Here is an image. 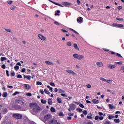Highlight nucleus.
Instances as JSON below:
<instances>
[{
  "instance_id": "b1692460",
  "label": "nucleus",
  "mask_w": 124,
  "mask_h": 124,
  "mask_svg": "<svg viewBox=\"0 0 124 124\" xmlns=\"http://www.w3.org/2000/svg\"><path fill=\"white\" fill-rule=\"evenodd\" d=\"M108 107L109 109H110V110L114 109V107H113V105H112L111 104H108Z\"/></svg>"
},
{
  "instance_id": "5701e85b",
  "label": "nucleus",
  "mask_w": 124,
  "mask_h": 124,
  "mask_svg": "<svg viewBox=\"0 0 124 124\" xmlns=\"http://www.w3.org/2000/svg\"><path fill=\"white\" fill-rule=\"evenodd\" d=\"M50 111L51 112H52V113H55V112H56V109H55V108H53V107H52L50 108Z\"/></svg>"
},
{
  "instance_id": "13d9d810",
  "label": "nucleus",
  "mask_w": 124,
  "mask_h": 124,
  "mask_svg": "<svg viewBox=\"0 0 124 124\" xmlns=\"http://www.w3.org/2000/svg\"><path fill=\"white\" fill-rule=\"evenodd\" d=\"M62 96H63V97H67V95H65L64 93H61V94Z\"/></svg>"
},
{
  "instance_id": "72a5a7b5",
  "label": "nucleus",
  "mask_w": 124,
  "mask_h": 124,
  "mask_svg": "<svg viewBox=\"0 0 124 124\" xmlns=\"http://www.w3.org/2000/svg\"><path fill=\"white\" fill-rule=\"evenodd\" d=\"M92 114H90V116H87V119L92 120V119H93V117H92Z\"/></svg>"
},
{
  "instance_id": "aec40b11",
  "label": "nucleus",
  "mask_w": 124,
  "mask_h": 124,
  "mask_svg": "<svg viewBox=\"0 0 124 124\" xmlns=\"http://www.w3.org/2000/svg\"><path fill=\"white\" fill-rule=\"evenodd\" d=\"M74 47L76 49V50H78V51H79V47H78V45H77V44H74Z\"/></svg>"
},
{
  "instance_id": "f3484780",
  "label": "nucleus",
  "mask_w": 124,
  "mask_h": 124,
  "mask_svg": "<svg viewBox=\"0 0 124 124\" xmlns=\"http://www.w3.org/2000/svg\"><path fill=\"white\" fill-rule=\"evenodd\" d=\"M47 103H48V104H49V105H52V104H53L52 99L49 98L48 99Z\"/></svg>"
},
{
  "instance_id": "603ef678",
  "label": "nucleus",
  "mask_w": 124,
  "mask_h": 124,
  "mask_svg": "<svg viewBox=\"0 0 124 124\" xmlns=\"http://www.w3.org/2000/svg\"><path fill=\"white\" fill-rule=\"evenodd\" d=\"M6 74L7 77H9V72L8 71V70H6Z\"/></svg>"
},
{
  "instance_id": "2f4dec72",
  "label": "nucleus",
  "mask_w": 124,
  "mask_h": 124,
  "mask_svg": "<svg viewBox=\"0 0 124 124\" xmlns=\"http://www.w3.org/2000/svg\"><path fill=\"white\" fill-rule=\"evenodd\" d=\"M59 91L60 93H64V91L63 90H62V89H59Z\"/></svg>"
},
{
  "instance_id": "473e14b6",
  "label": "nucleus",
  "mask_w": 124,
  "mask_h": 124,
  "mask_svg": "<svg viewBox=\"0 0 124 124\" xmlns=\"http://www.w3.org/2000/svg\"><path fill=\"white\" fill-rule=\"evenodd\" d=\"M36 85H39V86H41L42 85V82H41L40 81H37Z\"/></svg>"
},
{
  "instance_id": "69168bd1",
  "label": "nucleus",
  "mask_w": 124,
  "mask_h": 124,
  "mask_svg": "<svg viewBox=\"0 0 124 124\" xmlns=\"http://www.w3.org/2000/svg\"><path fill=\"white\" fill-rule=\"evenodd\" d=\"M50 86H52V87H55V83H54L53 82H50Z\"/></svg>"
},
{
  "instance_id": "f03ea898",
  "label": "nucleus",
  "mask_w": 124,
  "mask_h": 124,
  "mask_svg": "<svg viewBox=\"0 0 124 124\" xmlns=\"http://www.w3.org/2000/svg\"><path fill=\"white\" fill-rule=\"evenodd\" d=\"M73 57L74 59H76V60H78L79 61H81L85 58L84 55H79L77 53H75L73 55Z\"/></svg>"
},
{
  "instance_id": "49530a36",
  "label": "nucleus",
  "mask_w": 124,
  "mask_h": 124,
  "mask_svg": "<svg viewBox=\"0 0 124 124\" xmlns=\"http://www.w3.org/2000/svg\"><path fill=\"white\" fill-rule=\"evenodd\" d=\"M40 93L41 94H44V91H43V89L40 90Z\"/></svg>"
},
{
  "instance_id": "1a4fd4ad",
  "label": "nucleus",
  "mask_w": 124,
  "mask_h": 124,
  "mask_svg": "<svg viewBox=\"0 0 124 124\" xmlns=\"http://www.w3.org/2000/svg\"><path fill=\"white\" fill-rule=\"evenodd\" d=\"M98 119L100 121H102V120H103L104 119V117H103V116H99L98 115H97L95 117L94 120H95V121H97V120H98Z\"/></svg>"
},
{
  "instance_id": "774afa93",
  "label": "nucleus",
  "mask_w": 124,
  "mask_h": 124,
  "mask_svg": "<svg viewBox=\"0 0 124 124\" xmlns=\"http://www.w3.org/2000/svg\"><path fill=\"white\" fill-rule=\"evenodd\" d=\"M21 72L22 73L26 72V68H22L21 70Z\"/></svg>"
},
{
  "instance_id": "ddd939ff",
  "label": "nucleus",
  "mask_w": 124,
  "mask_h": 124,
  "mask_svg": "<svg viewBox=\"0 0 124 124\" xmlns=\"http://www.w3.org/2000/svg\"><path fill=\"white\" fill-rule=\"evenodd\" d=\"M23 87H24L25 90H30V89L31 88L30 84H24Z\"/></svg>"
},
{
  "instance_id": "a878e982",
  "label": "nucleus",
  "mask_w": 124,
  "mask_h": 124,
  "mask_svg": "<svg viewBox=\"0 0 124 124\" xmlns=\"http://www.w3.org/2000/svg\"><path fill=\"white\" fill-rule=\"evenodd\" d=\"M70 30L72 31H73V32H75V33H76L77 34H79V33H78V32H77L76 31L74 30L73 29L70 28Z\"/></svg>"
},
{
  "instance_id": "79ce46f5",
  "label": "nucleus",
  "mask_w": 124,
  "mask_h": 124,
  "mask_svg": "<svg viewBox=\"0 0 124 124\" xmlns=\"http://www.w3.org/2000/svg\"><path fill=\"white\" fill-rule=\"evenodd\" d=\"M114 115H109L108 116V119L111 120V119H114Z\"/></svg>"
},
{
  "instance_id": "c756f323",
  "label": "nucleus",
  "mask_w": 124,
  "mask_h": 124,
  "mask_svg": "<svg viewBox=\"0 0 124 124\" xmlns=\"http://www.w3.org/2000/svg\"><path fill=\"white\" fill-rule=\"evenodd\" d=\"M20 93V92H15L13 94V95L14 96H15V95H16V94H19Z\"/></svg>"
},
{
  "instance_id": "58836bf2",
  "label": "nucleus",
  "mask_w": 124,
  "mask_h": 124,
  "mask_svg": "<svg viewBox=\"0 0 124 124\" xmlns=\"http://www.w3.org/2000/svg\"><path fill=\"white\" fill-rule=\"evenodd\" d=\"M57 102H58V103H62V99H61L60 98H58Z\"/></svg>"
},
{
  "instance_id": "864d4df0",
  "label": "nucleus",
  "mask_w": 124,
  "mask_h": 124,
  "mask_svg": "<svg viewBox=\"0 0 124 124\" xmlns=\"http://www.w3.org/2000/svg\"><path fill=\"white\" fill-rule=\"evenodd\" d=\"M86 124H93V123L92 121H88Z\"/></svg>"
},
{
  "instance_id": "6ab92c4d",
  "label": "nucleus",
  "mask_w": 124,
  "mask_h": 124,
  "mask_svg": "<svg viewBox=\"0 0 124 124\" xmlns=\"http://www.w3.org/2000/svg\"><path fill=\"white\" fill-rule=\"evenodd\" d=\"M45 63H46L48 65H54V63L49 61H46Z\"/></svg>"
},
{
  "instance_id": "0eeeda50",
  "label": "nucleus",
  "mask_w": 124,
  "mask_h": 124,
  "mask_svg": "<svg viewBox=\"0 0 124 124\" xmlns=\"http://www.w3.org/2000/svg\"><path fill=\"white\" fill-rule=\"evenodd\" d=\"M66 72L67 73H69V74H72V75H75L76 76H77V74L76 73L74 72L73 70H66Z\"/></svg>"
},
{
  "instance_id": "c85d7f7f",
  "label": "nucleus",
  "mask_w": 124,
  "mask_h": 124,
  "mask_svg": "<svg viewBox=\"0 0 124 124\" xmlns=\"http://www.w3.org/2000/svg\"><path fill=\"white\" fill-rule=\"evenodd\" d=\"M41 102L42 103H43V104H46V103L47 102L46 100H44L42 99L41 100Z\"/></svg>"
},
{
  "instance_id": "393cba45",
  "label": "nucleus",
  "mask_w": 124,
  "mask_h": 124,
  "mask_svg": "<svg viewBox=\"0 0 124 124\" xmlns=\"http://www.w3.org/2000/svg\"><path fill=\"white\" fill-rule=\"evenodd\" d=\"M6 113H7V108H4L2 111V114L4 115Z\"/></svg>"
},
{
  "instance_id": "6e6552de",
  "label": "nucleus",
  "mask_w": 124,
  "mask_h": 124,
  "mask_svg": "<svg viewBox=\"0 0 124 124\" xmlns=\"http://www.w3.org/2000/svg\"><path fill=\"white\" fill-rule=\"evenodd\" d=\"M14 108H15V109H16V110H22V107H21V106H20L19 105H14Z\"/></svg>"
},
{
  "instance_id": "9b49d317",
  "label": "nucleus",
  "mask_w": 124,
  "mask_h": 124,
  "mask_svg": "<svg viewBox=\"0 0 124 124\" xmlns=\"http://www.w3.org/2000/svg\"><path fill=\"white\" fill-rule=\"evenodd\" d=\"M70 108L71 110H75L76 109V106L74 104H71Z\"/></svg>"
},
{
  "instance_id": "e433bc0d",
  "label": "nucleus",
  "mask_w": 124,
  "mask_h": 124,
  "mask_svg": "<svg viewBox=\"0 0 124 124\" xmlns=\"http://www.w3.org/2000/svg\"><path fill=\"white\" fill-rule=\"evenodd\" d=\"M117 28H124V25L118 24Z\"/></svg>"
},
{
  "instance_id": "a211bd4d",
  "label": "nucleus",
  "mask_w": 124,
  "mask_h": 124,
  "mask_svg": "<svg viewBox=\"0 0 124 124\" xmlns=\"http://www.w3.org/2000/svg\"><path fill=\"white\" fill-rule=\"evenodd\" d=\"M77 22L82 23L83 22V18L82 17H79V18H77Z\"/></svg>"
},
{
  "instance_id": "a19ab883",
  "label": "nucleus",
  "mask_w": 124,
  "mask_h": 124,
  "mask_svg": "<svg viewBox=\"0 0 124 124\" xmlns=\"http://www.w3.org/2000/svg\"><path fill=\"white\" fill-rule=\"evenodd\" d=\"M59 116H60V117H63V116H64V115L63 114V113L62 112H61L59 113Z\"/></svg>"
},
{
  "instance_id": "20e7f679",
  "label": "nucleus",
  "mask_w": 124,
  "mask_h": 124,
  "mask_svg": "<svg viewBox=\"0 0 124 124\" xmlns=\"http://www.w3.org/2000/svg\"><path fill=\"white\" fill-rule=\"evenodd\" d=\"M100 80L103 81V82H106L108 84H112L113 83V81L109 79H106L104 78H100Z\"/></svg>"
},
{
  "instance_id": "680f3d73",
  "label": "nucleus",
  "mask_w": 124,
  "mask_h": 124,
  "mask_svg": "<svg viewBox=\"0 0 124 124\" xmlns=\"http://www.w3.org/2000/svg\"><path fill=\"white\" fill-rule=\"evenodd\" d=\"M15 8H16V7L15 6L11 7V10H14V9H15Z\"/></svg>"
},
{
  "instance_id": "c9c22d12",
  "label": "nucleus",
  "mask_w": 124,
  "mask_h": 124,
  "mask_svg": "<svg viewBox=\"0 0 124 124\" xmlns=\"http://www.w3.org/2000/svg\"><path fill=\"white\" fill-rule=\"evenodd\" d=\"M83 114H84V115H88V111L84 110L82 111Z\"/></svg>"
},
{
  "instance_id": "c03bdc74",
  "label": "nucleus",
  "mask_w": 124,
  "mask_h": 124,
  "mask_svg": "<svg viewBox=\"0 0 124 124\" xmlns=\"http://www.w3.org/2000/svg\"><path fill=\"white\" fill-rule=\"evenodd\" d=\"M116 64L122 65V64H123V62H116Z\"/></svg>"
},
{
  "instance_id": "bb28decb",
  "label": "nucleus",
  "mask_w": 124,
  "mask_h": 124,
  "mask_svg": "<svg viewBox=\"0 0 124 124\" xmlns=\"http://www.w3.org/2000/svg\"><path fill=\"white\" fill-rule=\"evenodd\" d=\"M0 60L1 61V62H3L4 61H6V60H7V58H6V57H1Z\"/></svg>"
},
{
  "instance_id": "2eb2a0df",
  "label": "nucleus",
  "mask_w": 124,
  "mask_h": 124,
  "mask_svg": "<svg viewBox=\"0 0 124 124\" xmlns=\"http://www.w3.org/2000/svg\"><path fill=\"white\" fill-rule=\"evenodd\" d=\"M62 5H64V6H68L71 5V3L67 2H62Z\"/></svg>"
},
{
  "instance_id": "09e8293b",
  "label": "nucleus",
  "mask_w": 124,
  "mask_h": 124,
  "mask_svg": "<svg viewBox=\"0 0 124 124\" xmlns=\"http://www.w3.org/2000/svg\"><path fill=\"white\" fill-rule=\"evenodd\" d=\"M55 5H58V6H60L61 7H63V6L61 4H59L58 3H55Z\"/></svg>"
},
{
  "instance_id": "f8f14e48",
  "label": "nucleus",
  "mask_w": 124,
  "mask_h": 124,
  "mask_svg": "<svg viewBox=\"0 0 124 124\" xmlns=\"http://www.w3.org/2000/svg\"><path fill=\"white\" fill-rule=\"evenodd\" d=\"M58 123V121H57V120H52L49 121L48 122L49 124H57Z\"/></svg>"
},
{
  "instance_id": "338daca9",
  "label": "nucleus",
  "mask_w": 124,
  "mask_h": 124,
  "mask_svg": "<svg viewBox=\"0 0 124 124\" xmlns=\"http://www.w3.org/2000/svg\"><path fill=\"white\" fill-rule=\"evenodd\" d=\"M109 54H111V55H115L116 53L113 51H109Z\"/></svg>"
},
{
  "instance_id": "37998d69",
  "label": "nucleus",
  "mask_w": 124,
  "mask_h": 124,
  "mask_svg": "<svg viewBox=\"0 0 124 124\" xmlns=\"http://www.w3.org/2000/svg\"><path fill=\"white\" fill-rule=\"evenodd\" d=\"M13 2V1H12V0H8L7 1L8 4H12Z\"/></svg>"
},
{
  "instance_id": "412c9836",
  "label": "nucleus",
  "mask_w": 124,
  "mask_h": 124,
  "mask_svg": "<svg viewBox=\"0 0 124 124\" xmlns=\"http://www.w3.org/2000/svg\"><path fill=\"white\" fill-rule=\"evenodd\" d=\"M7 92H3V94H2V96L3 97H7Z\"/></svg>"
},
{
  "instance_id": "3c124183",
  "label": "nucleus",
  "mask_w": 124,
  "mask_h": 124,
  "mask_svg": "<svg viewBox=\"0 0 124 124\" xmlns=\"http://www.w3.org/2000/svg\"><path fill=\"white\" fill-rule=\"evenodd\" d=\"M1 68H3V69H5V68H6V66L5 64L2 65Z\"/></svg>"
},
{
  "instance_id": "de8ad7c7",
  "label": "nucleus",
  "mask_w": 124,
  "mask_h": 124,
  "mask_svg": "<svg viewBox=\"0 0 124 124\" xmlns=\"http://www.w3.org/2000/svg\"><path fill=\"white\" fill-rule=\"evenodd\" d=\"M116 20H117V21H124V19L119 17H117Z\"/></svg>"
},
{
  "instance_id": "39448f33",
  "label": "nucleus",
  "mask_w": 124,
  "mask_h": 124,
  "mask_svg": "<svg viewBox=\"0 0 124 124\" xmlns=\"http://www.w3.org/2000/svg\"><path fill=\"white\" fill-rule=\"evenodd\" d=\"M38 37L41 40H42V41H46L47 40V39L45 36H43L42 34H39L38 35Z\"/></svg>"
},
{
  "instance_id": "f257e3e1",
  "label": "nucleus",
  "mask_w": 124,
  "mask_h": 124,
  "mask_svg": "<svg viewBox=\"0 0 124 124\" xmlns=\"http://www.w3.org/2000/svg\"><path fill=\"white\" fill-rule=\"evenodd\" d=\"M30 107L33 108V111L34 113H38L40 111V107L37 106V104L35 103H31L30 104Z\"/></svg>"
},
{
  "instance_id": "4c0bfd02",
  "label": "nucleus",
  "mask_w": 124,
  "mask_h": 124,
  "mask_svg": "<svg viewBox=\"0 0 124 124\" xmlns=\"http://www.w3.org/2000/svg\"><path fill=\"white\" fill-rule=\"evenodd\" d=\"M5 31H7V32H11L12 31L10 29H5Z\"/></svg>"
},
{
  "instance_id": "0e129e2a",
  "label": "nucleus",
  "mask_w": 124,
  "mask_h": 124,
  "mask_svg": "<svg viewBox=\"0 0 124 124\" xmlns=\"http://www.w3.org/2000/svg\"><path fill=\"white\" fill-rule=\"evenodd\" d=\"M104 124H111V123L109 121H107L104 123Z\"/></svg>"
},
{
  "instance_id": "4d7b16f0",
  "label": "nucleus",
  "mask_w": 124,
  "mask_h": 124,
  "mask_svg": "<svg viewBox=\"0 0 124 124\" xmlns=\"http://www.w3.org/2000/svg\"><path fill=\"white\" fill-rule=\"evenodd\" d=\"M11 77H14V76H15V72L11 73Z\"/></svg>"
},
{
  "instance_id": "5fc2aeb1",
  "label": "nucleus",
  "mask_w": 124,
  "mask_h": 124,
  "mask_svg": "<svg viewBox=\"0 0 124 124\" xmlns=\"http://www.w3.org/2000/svg\"><path fill=\"white\" fill-rule=\"evenodd\" d=\"M31 76H27L26 78L27 80H31Z\"/></svg>"
},
{
  "instance_id": "ea45409f",
  "label": "nucleus",
  "mask_w": 124,
  "mask_h": 124,
  "mask_svg": "<svg viewBox=\"0 0 124 124\" xmlns=\"http://www.w3.org/2000/svg\"><path fill=\"white\" fill-rule=\"evenodd\" d=\"M16 78H19V79H21V78H23V77H22V75L19 74V75H17Z\"/></svg>"
},
{
  "instance_id": "7ed1b4c3",
  "label": "nucleus",
  "mask_w": 124,
  "mask_h": 124,
  "mask_svg": "<svg viewBox=\"0 0 124 124\" xmlns=\"http://www.w3.org/2000/svg\"><path fill=\"white\" fill-rule=\"evenodd\" d=\"M13 118L16 119L17 120H21L23 118L22 114L19 113H14L13 114Z\"/></svg>"
},
{
  "instance_id": "e2e57ef3",
  "label": "nucleus",
  "mask_w": 124,
  "mask_h": 124,
  "mask_svg": "<svg viewBox=\"0 0 124 124\" xmlns=\"http://www.w3.org/2000/svg\"><path fill=\"white\" fill-rule=\"evenodd\" d=\"M71 119H72L71 116H68V117H67V119L68 121L71 120Z\"/></svg>"
},
{
  "instance_id": "cd10ccee",
  "label": "nucleus",
  "mask_w": 124,
  "mask_h": 124,
  "mask_svg": "<svg viewBox=\"0 0 124 124\" xmlns=\"http://www.w3.org/2000/svg\"><path fill=\"white\" fill-rule=\"evenodd\" d=\"M44 92H45V93L46 94H50V92H49V91H48V90H47V89H44Z\"/></svg>"
},
{
  "instance_id": "9d476101",
  "label": "nucleus",
  "mask_w": 124,
  "mask_h": 124,
  "mask_svg": "<svg viewBox=\"0 0 124 124\" xmlns=\"http://www.w3.org/2000/svg\"><path fill=\"white\" fill-rule=\"evenodd\" d=\"M50 118H51V115L50 114H47L44 116V120H45V121H48V120H50Z\"/></svg>"
},
{
  "instance_id": "a18cd8bd",
  "label": "nucleus",
  "mask_w": 124,
  "mask_h": 124,
  "mask_svg": "<svg viewBox=\"0 0 124 124\" xmlns=\"http://www.w3.org/2000/svg\"><path fill=\"white\" fill-rule=\"evenodd\" d=\"M67 46H72V43L70 42H68L67 43Z\"/></svg>"
},
{
  "instance_id": "052dcab7",
  "label": "nucleus",
  "mask_w": 124,
  "mask_h": 124,
  "mask_svg": "<svg viewBox=\"0 0 124 124\" xmlns=\"http://www.w3.org/2000/svg\"><path fill=\"white\" fill-rule=\"evenodd\" d=\"M118 23H113L112 24V26H113V27H118Z\"/></svg>"
},
{
  "instance_id": "f704fd0d",
  "label": "nucleus",
  "mask_w": 124,
  "mask_h": 124,
  "mask_svg": "<svg viewBox=\"0 0 124 124\" xmlns=\"http://www.w3.org/2000/svg\"><path fill=\"white\" fill-rule=\"evenodd\" d=\"M47 88H48V89H49V90L51 91V93H53V88L50 87V86L49 85H48L47 86Z\"/></svg>"
},
{
  "instance_id": "4be33fe9",
  "label": "nucleus",
  "mask_w": 124,
  "mask_h": 124,
  "mask_svg": "<svg viewBox=\"0 0 124 124\" xmlns=\"http://www.w3.org/2000/svg\"><path fill=\"white\" fill-rule=\"evenodd\" d=\"M114 122L115 123V124H119V123H120V119H115L114 120Z\"/></svg>"
},
{
  "instance_id": "423d86ee",
  "label": "nucleus",
  "mask_w": 124,
  "mask_h": 124,
  "mask_svg": "<svg viewBox=\"0 0 124 124\" xmlns=\"http://www.w3.org/2000/svg\"><path fill=\"white\" fill-rule=\"evenodd\" d=\"M108 67L109 68V69H114V68H116L117 67V64H115L112 65V64H108Z\"/></svg>"
},
{
  "instance_id": "4468645a",
  "label": "nucleus",
  "mask_w": 124,
  "mask_h": 124,
  "mask_svg": "<svg viewBox=\"0 0 124 124\" xmlns=\"http://www.w3.org/2000/svg\"><path fill=\"white\" fill-rule=\"evenodd\" d=\"M96 65L98 67H102V66L103 65V63H102V62H97Z\"/></svg>"
},
{
  "instance_id": "7c9ffc66",
  "label": "nucleus",
  "mask_w": 124,
  "mask_h": 124,
  "mask_svg": "<svg viewBox=\"0 0 124 124\" xmlns=\"http://www.w3.org/2000/svg\"><path fill=\"white\" fill-rule=\"evenodd\" d=\"M115 56H116V57H118L119 58H123V56H121L119 53H116Z\"/></svg>"
},
{
  "instance_id": "6e6d98bb",
  "label": "nucleus",
  "mask_w": 124,
  "mask_h": 124,
  "mask_svg": "<svg viewBox=\"0 0 124 124\" xmlns=\"http://www.w3.org/2000/svg\"><path fill=\"white\" fill-rule=\"evenodd\" d=\"M79 107H81V108H85V106L82 104H79Z\"/></svg>"
},
{
  "instance_id": "dca6fc26",
  "label": "nucleus",
  "mask_w": 124,
  "mask_h": 124,
  "mask_svg": "<svg viewBox=\"0 0 124 124\" xmlns=\"http://www.w3.org/2000/svg\"><path fill=\"white\" fill-rule=\"evenodd\" d=\"M92 102H93V104H98V103H99V100L96 99H93L92 100Z\"/></svg>"
},
{
  "instance_id": "bf43d9fd",
  "label": "nucleus",
  "mask_w": 124,
  "mask_h": 124,
  "mask_svg": "<svg viewBox=\"0 0 124 124\" xmlns=\"http://www.w3.org/2000/svg\"><path fill=\"white\" fill-rule=\"evenodd\" d=\"M68 116H71V117L74 116V114L73 113H69L68 114Z\"/></svg>"
},
{
  "instance_id": "8fccbe9b",
  "label": "nucleus",
  "mask_w": 124,
  "mask_h": 124,
  "mask_svg": "<svg viewBox=\"0 0 124 124\" xmlns=\"http://www.w3.org/2000/svg\"><path fill=\"white\" fill-rule=\"evenodd\" d=\"M14 68L16 70H18V69H19V66L18 65H16L15 67H14Z\"/></svg>"
}]
</instances>
